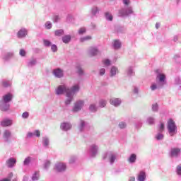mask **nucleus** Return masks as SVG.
<instances>
[{
  "label": "nucleus",
  "mask_w": 181,
  "mask_h": 181,
  "mask_svg": "<svg viewBox=\"0 0 181 181\" xmlns=\"http://www.w3.org/2000/svg\"><path fill=\"white\" fill-rule=\"evenodd\" d=\"M61 128L64 131H69V129H71V124H70V123L64 122V123L61 124Z\"/></svg>",
  "instance_id": "nucleus-14"
},
{
  "label": "nucleus",
  "mask_w": 181,
  "mask_h": 181,
  "mask_svg": "<svg viewBox=\"0 0 181 181\" xmlns=\"http://www.w3.org/2000/svg\"><path fill=\"white\" fill-rule=\"evenodd\" d=\"M113 46L115 49H119V47H121V42L117 40H115Z\"/></svg>",
  "instance_id": "nucleus-21"
},
{
  "label": "nucleus",
  "mask_w": 181,
  "mask_h": 181,
  "mask_svg": "<svg viewBox=\"0 0 181 181\" xmlns=\"http://www.w3.org/2000/svg\"><path fill=\"white\" fill-rule=\"evenodd\" d=\"M0 108L1 111H8L9 110V104L6 102H0Z\"/></svg>",
  "instance_id": "nucleus-12"
},
{
  "label": "nucleus",
  "mask_w": 181,
  "mask_h": 181,
  "mask_svg": "<svg viewBox=\"0 0 181 181\" xmlns=\"http://www.w3.org/2000/svg\"><path fill=\"white\" fill-rule=\"evenodd\" d=\"M54 33H55V36H62V35H64V30H55Z\"/></svg>",
  "instance_id": "nucleus-23"
},
{
  "label": "nucleus",
  "mask_w": 181,
  "mask_h": 181,
  "mask_svg": "<svg viewBox=\"0 0 181 181\" xmlns=\"http://www.w3.org/2000/svg\"><path fill=\"white\" fill-rule=\"evenodd\" d=\"M6 165L8 168H13L16 165V159L14 158H10L6 160Z\"/></svg>",
  "instance_id": "nucleus-7"
},
{
  "label": "nucleus",
  "mask_w": 181,
  "mask_h": 181,
  "mask_svg": "<svg viewBox=\"0 0 181 181\" xmlns=\"http://www.w3.org/2000/svg\"><path fill=\"white\" fill-rule=\"evenodd\" d=\"M30 162V158H27L24 160V165H29Z\"/></svg>",
  "instance_id": "nucleus-43"
},
{
  "label": "nucleus",
  "mask_w": 181,
  "mask_h": 181,
  "mask_svg": "<svg viewBox=\"0 0 181 181\" xmlns=\"http://www.w3.org/2000/svg\"><path fill=\"white\" fill-rule=\"evenodd\" d=\"M33 181H36L39 180V172H35L34 175L32 177Z\"/></svg>",
  "instance_id": "nucleus-27"
},
{
  "label": "nucleus",
  "mask_w": 181,
  "mask_h": 181,
  "mask_svg": "<svg viewBox=\"0 0 181 181\" xmlns=\"http://www.w3.org/2000/svg\"><path fill=\"white\" fill-rule=\"evenodd\" d=\"M164 129H165V124L163 123H161L159 129L160 132H163Z\"/></svg>",
  "instance_id": "nucleus-37"
},
{
  "label": "nucleus",
  "mask_w": 181,
  "mask_h": 181,
  "mask_svg": "<svg viewBox=\"0 0 181 181\" xmlns=\"http://www.w3.org/2000/svg\"><path fill=\"white\" fill-rule=\"evenodd\" d=\"M100 76H104V74H105V69H101L100 70Z\"/></svg>",
  "instance_id": "nucleus-47"
},
{
  "label": "nucleus",
  "mask_w": 181,
  "mask_h": 181,
  "mask_svg": "<svg viewBox=\"0 0 181 181\" xmlns=\"http://www.w3.org/2000/svg\"><path fill=\"white\" fill-rule=\"evenodd\" d=\"M57 19L59 18L58 16H56Z\"/></svg>",
  "instance_id": "nucleus-62"
},
{
  "label": "nucleus",
  "mask_w": 181,
  "mask_h": 181,
  "mask_svg": "<svg viewBox=\"0 0 181 181\" xmlns=\"http://www.w3.org/2000/svg\"><path fill=\"white\" fill-rule=\"evenodd\" d=\"M86 28H81L78 31L79 35H83V33H85Z\"/></svg>",
  "instance_id": "nucleus-46"
},
{
  "label": "nucleus",
  "mask_w": 181,
  "mask_h": 181,
  "mask_svg": "<svg viewBox=\"0 0 181 181\" xmlns=\"http://www.w3.org/2000/svg\"><path fill=\"white\" fill-rule=\"evenodd\" d=\"M83 127H84V121L81 120V127H80L81 129H83Z\"/></svg>",
  "instance_id": "nucleus-55"
},
{
  "label": "nucleus",
  "mask_w": 181,
  "mask_h": 181,
  "mask_svg": "<svg viewBox=\"0 0 181 181\" xmlns=\"http://www.w3.org/2000/svg\"><path fill=\"white\" fill-rule=\"evenodd\" d=\"M83 105H84L83 101H79V102L76 103L73 109V111L74 112H77V111H80V110H81V108H83Z\"/></svg>",
  "instance_id": "nucleus-4"
},
{
  "label": "nucleus",
  "mask_w": 181,
  "mask_h": 181,
  "mask_svg": "<svg viewBox=\"0 0 181 181\" xmlns=\"http://www.w3.org/2000/svg\"><path fill=\"white\" fill-rule=\"evenodd\" d=\"M156 139H158V141H160V139H163V134H158L156 136Z\"/></svg>",
  "instance_id": "nucleus-41"
},
{
  "label": "nucleus",
  "mask_w": 181,
  "mask_h": 181,
  "mask_svg": "<svg viewBox=\"0 0 181 181\" xmlns=\"http://www.w3.org/2000/svg\"><path fill=\"white\" fill-rule=\"evenodd\" d=\"M1 127H11V125H12V120L9 119H5L1 121Z\"/></svg>",
  "instance_id": "nucleus-11"
},
{
  "label": "nucleus",
  "mask_w": 181,
  "mask_h": 181,
  "mask_svg": "<svg viewBox=\"0 0 181 181\" xmlns=\"http://www.w3.org/2000/svg\"><path fill=\"white\" fill-rule=\"evenodd\" d=\"M136 160V154H132L128 159V162H129V163H135Z\"/></svg>",
  "instance_id": "nucleus-17"
},
{
  "label": "nucleus",
  "mask_w": 181,
  "mask_h": 181,
  "mask_svg": "<svg viewBox=\"0 0 181 181\" xmlns=\"http://www.w3.org/2000/svg\"><path fill=\"white\" fill-rule=\"evenodd\" d=\"M157 78H158L159 81H165L166 76H165L163 74H160L157 76Z\"/></svg>",
  "instance_id": "nucleus-22"
},
{
  "label": "nucleus",
  "mask_w": 181,
  "mask_h": 181,
  "mask_svg": "<svg viewBox=\"0 0 181 181\" xmlns=\"http://www.w3.org/2000/svg\"><path fill=\"white\" fill-rule=\"evenodd\" d=\"M117 71H118V69L116 67L112 66L110 71L111 76H115V74H117Z\"/></svg>",
  "instance_id": "nucleus-24"
},
{
  "label": "nucleus",
  "mask_w": 181,
  "mask_h": 181,
  "mask_svg": "<svg viewBox=\"0 0 181 181\" xmlns=\"http://www.w3.org/2000/svg\"><path fill=\"white\" fill-rule=\"evenodd\" d=\"M99 105H100V107H105V105H107V101H105V100H100V102H99Z\"/></svg>",
  "instance_id": "nucleus-30"
},
{
  "label": "nucleus",
  "mask_w": 181,
  "mask_h": 181,
  "mask_svg": "<svg viewBox=\"0 0 181 181\" xmlns=\"http://www.w3.org/2000/svg\"><path fill=\"white\" fill-rule=\"evenodd\" d=\"M148 124H153V118H149L148 119Z\"/></svg>",
  "instance_id": "nucleus-51"
},
{
  "label": "nucleus",
  "mask_w": 181,
  "mask_h": 181,
  "mask_svg": "<svg viewBox=\"0 0 181 181\" xmlns=\"http://www.w3.org/2000/svg\"><path fill=\"white\" fill-rule=\"evenodd\" d=\"M12 176H13V174L12 173H11L8 175V178H5L4 180H1V181H11V179H12Z\"/></svg>",
  "instance_id": "nucleus-31"
},
{
  "label": "nucleus",
  "mask_w": 181,
  "mask_h": 181,
  "mask_svg": "<svg viewBox=\"0 0 181 181\" xmlns=\"http://www.w3.org/2000/svg\"><path fill=\"white\" fill-rule=\"evenodd\" d=\"M103 64H105V66H110V64H111V62L110 61V59H105L103 61Z\"/></svg>",
  "instance_id": "nucleus-36"
},
{
  "label": "nucleus",
  "mask_w": 181,
  "mask_h": 181,
  "mask_svg": "<svg viewBox=\"0 0 181 181\" xmlns=\"http://www.w3.org/2000/svg\"><path fill=\"white\" fill-rule=\"evenodd\" d=\"M98 148L96 146L93 145L90 148L91 156H95L97 155Z\"/></svg>",
  "instance_id": "nucleus-16"
},
{
  "label": "nucleus",
  "mask_w": 181,
  "mask_h": 181,
  "mask_svg": "<svg viewBox=\"0 0 181 181\" xmlns=\"http://www.w3.org/2000/svg\"><path fill=\"white\" fill-rule=\"evenodd\" d=\"M115 160V156L112 155L110 158V161L111 163H114V161Z\"/></svg>",
  "instance_id": "nucleus-42"
},
{
  "label": "nucleus",
  "mask_w": 181,
  "mask_h": 181,
  "mask_svg": "<svg viewBox=\"0 0 181 181\" xmlns=\"http://www.w3.org/2000/svg\"><path fill=\"white\" fill-rule=\"evenodd\" d=\"M27 136H28V138H32V136H33V133L29 132V133L28 134Z\"/></svg>",
  "instance_id": "nucleus-56"
},
{
  "label": "nucleus",
  "mask_w": 181,
  "mask_h": 181,
  "mask_svg": "<svg viewBox=\"0 0 181 181\" xmlns=\"http://www.w3.org/2000/svg\"><path fill=\"white\" fill-rule=\"evenodd\" d=\"M90 39H91V36H86L83 38H81V42H84L85 40H90Z\"/></svg>",
  "instance_id": "nucleus-38"
},
{
  "label": "nucleus",
  "mask_w": 181,
  "mask_h": 181,
  "mask_svg": "<svg viewBox=\"0 0 181 181\" xmlns=\"http://www.w3.org/2000/svg\"><path fill=\"white\" fill-rule=\"evenodd\" d=\"M50 166V161H47L45 165V168H49Z\"/></svg>",
  "instance_id": "nucleus-53"
},
{
  "label": "nucleus",
  "mask_w": 181,
  "mask_h": 181,
  "mask_svg": "<svg viewBox=\"0 0 181 181\" xmlns=\"http://www.w3.org/2000/svg\"><path fill=\"white\" fill-rule=\"evenodd\" d=\"M22 117L23 118H28L29 117V112H24L23 114H22Z\"/></svg>",
  "instance_id": "nucleus-39"
},
{
  "label": "nucleus",
  "mask_w": 181,
  "mask_h": 181,
  "mask_svg": "<svg viewBox=\"0 0 181 181\" xmlns=\"http://www.w3.org/2000/svg\"><path fill=\"white\" fill-rule=\"evenodd\" d=\"M43 43L45 46H50V45H52V42L47 40H43Z\"/></svg>",
  "instance_id": "nucleus-34"
},
{
  "label": "nucleus",
  "mask_w": 181,
  "mask_h": 181,
  "mask_svg": "<svg viewBox=\"0 0 181 181\" xmlns=\"http://www.w3.org/2000/svg\"><path fill=\"white\" fill-rule=\"evenodd\" d=\"M78 74H83V69H81L80 67H78Z\"/></svg>",
  "instance_id": "nucleus-52"
},
{
  "label": "nucleus",
  "mask_w": 181,
  "mask_h": 181,
  "mask_svg": "<svg viewBox=\"0 0 181 181\" xmlns=\"http://www.w3.org/2000/svg\"><path fill=\"white\" fill-rule=\"evenodd\" d=\"M177 173L181 175V165L177 167Z\"/></svg>",
  "instance_id": "nucleus-44"
},
{
  "label": "nucleus",
  "mask_w": 181,
  "mask_h": 181,
  "mask_svg": "<svg viewBox=\"0 0 181 181\" xmlns=\"http://www.w3.org/2000/svg\"><path fill=\"white\" fill-rule=\"evenodd\" d=\"M45 28H47V29H52V23H50V22H47L46 23H45Z\"/></svg>",
  "instance_id": "nucleus-35"
},
{
  "label": "nucleus",
  "mask_w": 181,
  "mask_h": 181,
  "mask_svg": "<svg viewBox=\"0 0 181 181\" xmlns=\"http://www.w3.org/2000/svg\"><path fill=\"white\" fill-rule=\"evenodd\" d=\"M181 150L180 148H171L170 156L171 158H177L180 155Z\"/></svg>",
  "instance_id": "nucleus-3"
},
{
  "label": "nucleus",
  "mask_w": 181,
  "mask_h": 181,
  "mask_svg": "<svg viewBox=\"0 0 181 181\" xmlns=\"http://www.w3.org/2000/svg\"><path fill=\"white\" fill-rule=\"evenodd\" d=\"M132 73V69H129L128 74H131Z\"/></svg>",
  "instance_id": "nucleus-60"
},
{
  "label": "nucleus",
  "mask_w": 181,
  "mask_h": 181,
  "mask_svg": "<svg viewBox=\"0 0 181 181\" xmlns=\"http://www.w3.org/2000/svg\"><path fill=\"white\" fill-rule=\"evenodd\" d=\"M129 181H135V177H130Z\"/></svg>",
  "instance_id": "nucleus-58"
},
{
  "label": "nucleus",
  "mask_w": 181,
  "mask_h": 181,
  "mask_svg": "<svg viewBox=\"0 0 181 181\" xmlns=\"http://www.w3.org/2000/svg\"><path fill=\"white\" fill-rule=\"evenodd\" d=\"M30 66H33L34 64H36V60L32 59V60L30 62Z\"/></svg>",
  "instance_id": "nucleus-49"
},
{
  "label": "nucleus",
  "mask_w": 181,
  "mask_h": 181,
  "mask_svg": "<svg viewBox=\"0 0 181 181\" xmlns=\"http://www.w3.org/2000/svg\"><path fill=\"white\" fill-rule=\"evenodd\" d=\"M89 109L93 112H95V111H97V107H95V105L94 104L90 105Z\"/></svg>",
  "instance_id": "nucleus-28"
},
{
  "label": "nucleus",
  "mask_w": 181,
  "mask_h": 181,
  "mask_svg": "<svg viewBox=\"0 0 181 181\" xmlns=\"http://www.w3.org/2000/svg\"><path fill=\"white\" fill-rule=\"evenodd\" d=\"M158 108H159L158 106V104L153 105V107H152L153 111H158Z\"/></svg>",
  "instance_id": "nucleus-40"
},
{
  "label": "nucleus",
  "mask_w": 181,
  "mask_h": 181,
  "mask_svg": "<svg viewBox=\"0 0 181 181\" xmlns=\"http://www.w3.org/2000/svg\"><path fill=\"white\" fill-rule=\"evenodd\" d=\"M35 134L36 136H37V137L40 136V132L39 130H35Z\"/></svg>",
  "instance_id": "nucleus-50"
},
{
  "label": "nucleus",
  "mask_w": 181,
  "mask_h": 181,
  "mask_svg": "<svg viewBox=\"0 0 181 181\" xmlns=\"http://www.w3.org/2000/svg\"><path fill=\"white\" fill-rule=\"evenodd\" d=\"M56 170H57V172H64V170H66V164L63 163H57Z\"/></svg>",
  "instance_id": "nucleus-8"
},
{
  "label": "nucleus",
  "mask_w": 181,
  "mask_h": 181,
  "mask_svg": "<svg viewBox=\"0 0 181 181\" xmlns=\"http://www.w3.org/2000/svg\"><path fill=\"white\" fill-rule=\"evenodd\" d=\"M43 144H44L45 146H49V139L44 138L43 139Z\"/></svg>",
  "instance_id": "nucleus-32"
},
{
  "label": "nucleus",
  "mask_w": 181,
  "mask_h": 181,
  "mask_svg": "<svg viewBox=\"0 0 181 181\" xmlns=\"http://www.w3.org/2000/svg\"><path fill=\"white\" fill-rule=\"evenodd\" d=\"M119 127L120 129H124V128H127V123L124 122H121L119 124Z\"/></svg>",
  "instance_id": "nucleus-25"
},
{
  "label": "nucleus",
  "mask_w": 181,
  "mask_h": 181,
  "mask_svg": "<svg viewBox=\"0 0 181 181\" xmlns=\"http://www.w3.org/2000/svg\"><path fill=\"white\" fill-rule=\"evenodd\" d=\"M146 177L145 173L144 171H141L138 177L139 181H144L145 180V178Z\"/></svg>",
  "instance_id": "nucleus-18"
},
{
  "label": "nucleus",
  "mask_w": 181,
  "mask_h": 181,
  "mask_svg": "<svg viewBox=\"0 0 181 181\" xmlns=\"http://www.w3.org/2000/svg\"><path fill=\"white\" fill-rule=\"evenodd\" d=\"M12 98H13L12 94L8 93L3 96V98L0 102L6 103L8 104V103L12 101Z\"/></svg>",
  "instance_id": "nucleus-6"
},
{
  "label": "nucleus",
  "mask_w": 181,
  "mask_h": 181,
  "mask_svg": "<svg viewBox=\"0 0 181 181\" xmlns=\"http://www.w3.org/2000/svg\"><path fill=\"white\" fill-rule=\"evenodd\" d=\"M124 8H122L119 11V16H127V15H130V13H132V8L129 7L127 10H126V13H122L124 12Z\"/></svg>",
  "instance_id": "nucleus-5"
},
{
  "label": "nucleus",
  "mask_w": 181,
  "mask_h": 181,
  "mask_svg": "<svg viewBox=\"0 0 181 181\" xmlns=\"http://www.w3.org/2000/svg\"><path fill=\"white\" fill-rule=\"evenodd\" d=\"M26 35H28V30H26V29L25 28L21 29L17 33V36L18 37H19V39H22V37H25Z\"/></svg>",
  "instance_id": "nucleus-9"
},
{
  "label": "nucleus",
  "mask_w": 181,
  "mask_h": 181,
  "mask_svg": "<svg viewBox=\"0 0 181 181\" xmlns=\"http://www.w3.org/2000/svg\"><path fill=\"white\" fill-rule=\"evenodd\" d=\"M160 26V25L159 23L156 24V29H159Z\"/></svg>",
  "instance_id": "nucleus-57"
},
{
  "label": "nucleus",
  "mask_w": 181,
  "mask_h": 181,
  "mask_svg": "<svg viewBox=\"0 0 181 181\" xmlns=\"http://www.w3.org/2000/svg\"><path fill=\"white\" fill-rule=\"evenodd\" d=\"M12 136V133L9 130H5L3 134V138L6 142L9 141L10 137Z\"/></svg>",
  "instance_id": "nucleus-10"
},
{
  "label": "nucleus",
  "mask_w": 181,
  "mask_h": 181,
  "mask_svg": "<svg viewBox=\"0 0 181 181\" xmlns=\"http://www.w3.org/2000/svg\"><path fill=\"white\" fill-rule=\"evenodd\" d=\"M123 4L124 5H129V0H123Z\"/></svg>",
  "instance_id": "nucleus-54"
},
{
  "label": "nucleus",
  "mask_w": 181,
  "mask_h": 181,
  "mask_svg": "<svg viewBox=\"0 0 181 181\" xmlns=\"http://www.w3.org/2000/svg\"><path fill=\"white\" fill-rule=\"evenodd\" d=\"M90 53L91 56H95V54L98 53V49H97V48H95V47H90Z\"/></svg>",
  "instance_id": "nucleus-20"
},
{
  "label": "nucleus",
  "mask_w": 181,
  "mask_h": 181,
  "mask_svg": "<svg viewBox=\"0 0 181 181\" xmlns=\"http://www.w3.org/2000/svg\"><path fill=\"white\" fill-rule=\"evenodd\" d=\"M70 40H71V35H65V36L62 37V42H64V43H69V42H70Z\"/></svg>",
  "instance_id": "nucleus-19"
},
{
  "label": "nucleus",
  "mask_w": 181,
  "mask_h": 181,
  "mask_svg": "<svg viewBox=\"0 0 181 181\" xmlns=\"http://www.w3.org/2000/svg\"><path fill=\"white\" fill-rule=\"evenodd\" d=\"M78 90H80V87L78 85L74 86L71 89H67L64 85H62L58 86V88L56 89V94L57 95H60L65 91L66 93V97L68 98V99L65 101V104L69 105V104H70L73 100V95H74V94H76Z\"/></svg>",
  "instance_id": "nucleus-1"
},
{
  "label": "nucleus",
  "mask_w": 181,
  "mask_h": 181,
  "mask_svg": "<svg viewBox=\"0 0 181 181\" xmlns=\"http://www.w3.org/2000/svg\"><path fill=\"white\" fill-rule=\"evenodd\" d=\"M124 11H122V13H126L127 10L124 9Z\"/></svg>",
  "instance_id": "nucleus-61"
},
{
  "label": "nucleus",
  "mask_w": 181,
  "mask_h": 181,
  "mask_svg": "<svg viewBox=\"0 0 181 181\" xmlns=\"http://www.w3.org/2000/svg\"><path fill=\"white\" fill-rule=\"evenodd\" d=\"M51 49L52 52H57V46H56L55 45H52Z\"/></svg>",
  "instance_id": "nucleus-45"
},
{
  "label": "nucleus",
  "mask_w": 181,
  "mask_h": 181,
  "mask_svg": "<svg viewBox=\"0 0 181 181\" xmlns=\"http://www.w3.org/2000/svg\"><path fill=\"white\" fill-rule=\"evenodd\" d=\"M19 53H20V56H22V57L26 56V51H25V49H20Z\"/></svg>",
  "instance_id": "nucleus-33"
},
{
  "label": "nucleus",
  "mask_w": 181,
  "mask_h": 181,
  "mask_svg": "<svg viewBox=\"0 0 181 181\" xmlns=\"http://www.w3.org/2000/svg\"><path fill=\"white\" fill-rule=\"evenodd\" d=\"M151 90L153 91L154 90H156L157 86L156 84L153 83L151 86Z\"/></svg>",
  "instance_id": "nucleus-48"
},
{
  "label": "nucleus",
  "mask_w": 181,
  "mask_h": 181,
  "mask_svg": "<svg viewBox=\"0 0 181 181\" xmlns=\"http://www.w3.org/2000/svg\"><path fill=\"white\" fill-rule=\"evenodd\" d=\"M105 18L107 21H112V15L110 14V13H105Z\"/></svg>",
  "instance_id": "nucleus-29"
},
{
  "label": "nucleus",
  "mask_w": 181,
  "mask_h": 181,
  "mask_svg": "<svg viewBox=\"0 0 181 181\" xmlns=\"http://www.w3.org/2000/svg\"><path fill=\"white\" fill-rule=\"evenodd\" d=\"M168 129L169 131V133L170 134L171 136H173V135H175V134H176V124H175V122L172 119H170L168 120Z\"/></svg>",
  "instance_id": "nucleus-2"
},
{
  "label": "nucleus",
  "mask_w": 181,
  "mask_h": 181,
  "mask_svg": "<svg viewBox=\"0 0 181 181\" xmlns=\"http://www.w3.org/2000/svg\"><path fill=\"white\" fill-rule=\"evenodd\" d=\"M1 86L4 88H6V87H9V86H11V83H9L8 81H2Z\"/></svg>",
  "instance_id": "nucleus-26"
},
{
  "label": "nucleus",
  "mask_w": 181,
  "mask_h": 181,
  "mask_svg": "<svg viewBox=\"0 0 181 181\" xmlns=\"http://www.w3.org/2000/svg\"><path fill=\"white\" fill-rule=\"evenodd\" d=\"M54 74L56 77H63V71H62L60 69H55L54 71Z\"/></svg>",
  "instance_id": "nucleus-15"
},
{
  "label": "nucleus",
  "mask_w": 181,
  "mask_h": 181,
  "mask_svg": "<svg viewBox=\"0 0 181 181\" xmlns=\"http://www.w3.org/2000/svg\"><path fill=\"white\" fill-rule=\"evenodd\" d=\"M110 103L112 105H115V107H118V105L121 104V100L118 98H113L110 100Z\"/></svg>",
  "instance_id": "nucleus-13"
},
{
  "label": "nucleus",
  "mask_w": 181,
  "mask_h": 181,
  "mask_svg": "<svg viewBox=\"0 0 181 181\" xmlns=\"http://www.w3.org/2000/svg\"><path fill=\"white\" fill-rule=\"evenodd\" d=\"M8 57H11V56H13V54H12V53H8Z\"/></svg>",
  "instance_id": "nucleus-59"
}]
</instances>
